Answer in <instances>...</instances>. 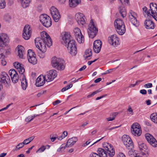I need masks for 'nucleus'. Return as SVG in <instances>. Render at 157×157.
Wrapping results in <instances>:
<instances>
[{
  "label": "nucleus",
  "mask_w": 157,
  "mask_h": 157,
  "mask_svg": "<svg viewBox=\"0 0 157 157\" xmlns=\"http://www.w3.org/2000/svg\"><path fill=\"white\" fill-rule=\"evenodd\" d=\"M41 38L37 37L35 40L36 46L39 50L38 52V56L41 58H43L45 56L46 51V45L50 47L52 44L50 37L45 31L42 32L41 34Z\"/></svg>",
  "instance_id": "f257e3e1"
},
{
  "label": "nucleus",
  "mask_w": 157,
  "mask_h": 157,
  "mask_svg": "<svg viewBox=\"0 0 157 157\" xmlns=\"http://www.w3.org/2000/svg\"><path fill=\"white\" fill-rule=\"evenodd\" d=\"M61 37L62 44L67 46L68 51L72 56H75L77 53L76 43L72 39L70 33L67 32L63 33Z\"/></svg>",
  "instance_id": "f03ea898"
},
{
  "label": "nucleus",
  "mask_w": 157,
  "mask_h": 157,
  "mask_svg": "<svg viewBox=\"0 0 157 157\" xmlns=\"http://www.w3.org/2000/svg\"><path fill=\"white\" fill-rule=\"evenodd\" d=\"M98 31L96 25L93 21V20L91 19L87 29V32L89 37L91 38H94L96 35Z\"/></svg>",
  "instance_id": "7ed1b4c3"
},
{
  "label": "nucleus",
  "mask_w": 157,
  "mask_h": 157,
  "mask_svg": "<svg viewBox=\"0 0 157 157\" xmlns=\"http://www.w3.org/2000/svg\"><path fill=\"white\" fill-rule=\"evenodd\" d=\"M115 27L116 28L117 33L120 35H122L125 32L126 29L123 21L120 19L116 20L114 22Z\"/></svg>",
  "instance_id": "20e7f679"
},
{
  "label": "nucleus",
  "mask_w": 157,
  "mask_h": 157,
  "mask_svg": "<svg viewBox=\"0 0 157 157\" xmlns=\"http://www.w3.org/2000/svg\"><path fill=\"white\" fill-rule=\"evenodd\" d=\"M52 64L54 67L59 70H63L65 68L63 61L56 57L52 58Z\"/></svg>",
  "instance_id": "39448f33"
},
{
  "label": "nucleus",
  "mask_w": 157,
  "mask_h": 157,
  "mask_svg": "<svg viewBox=\"0 0 157 157\" xmlns=\"http://www.w3.org/2000/svg\"><path fill=\"white\" fill-rule=\"evenodd\" d=\"M40 20L43 25L46 27H49L52 25L51 19L50 17L46 14L41 15L40 17Z\"/></svg>",
  "instance_id": "423d86ee"
},
{
  "label": "nucleus",
  "mask_w": 157,
  "mask_h": 157,
  "mask_svg": "<svg viewBox=\"0 0 157 157\" xmlns=\"http://www.w3.org/2000/svg\"><path fill=\"white\" fill-rule=\"evenodd\" d=\"M131 130L132 134L135 136H139L142 133L141 127L137 123H135L132 125Z\"/></svg>",
  "instance_id": "0eeeda50"
},
{
  "label": "nucleus",
  "mask_w": 157,
  "mask_h": 157,
  "mask_svg": "<svg viewBox=\"0 0 157 157\" xmlns=\"http://www.w3.org/2000/svg\"><path fill=\"white\" fill-rule=\"evenodd\" d=\"M122 141L128 149H132L134 148L133 144L131 138L127 135H124L122 137Z\"/></svg>",
  "instance_id": "6e6552de"
},
{
  "label": "nucleus",
  "mask_w": 157,
  "mask_h": 157,
  "mask_svg": "<svg viewBox=\"0 0 157 157\" xmlns=\"http://www.w3.org/2000/svg\"><path fill=\"white\" fill-rule=\"evenodd\" d=\"M51 14L55 22H58L61 18L59 11L54 6H52L50 9Z\"/></svg>",
  "instance_id": "1a4fd4ad"
},
{
  "label": "nucleus",
  "mask_w": 157,
  "mask_h": 157,
  "mask_svg": "<svg viewBox=\"0 0 157 157\" xmlns=\"http://www.w3.org/2000/svg\"><path fill=\"white\" fill-rule=\"evenodd\" d=\"M32 33V29L29 25H25L23 31L22 36L23 38L26 40L29 39Z\"/></svg>",
  "instance_id": "9d476101"
},
{
  "label": "nucleus",
  "mask_w": 157,
  "mask_h": 157,
  "mask_svg": "<svg viewBox=\"0 0 157 157\" xmlns=\"http://www.w3.org/2000/svg\"><path fill=\"white\" fill-rule=\"evenodd\" d=\"M103 147L105 150L108 155L113 157L115 155V151L113 147L110 144L107 143L103 144Z\"/></svg>",
  "instance_id": "9b49d317"
},
{
  "label": "nucleus",
  "mask_w": 157,
  "mask_h": 157,
  "mask_svg": "<svg viewBox=\"0 0 157 157\" xmlns=\"http://www.w3.org/2000/svg\"><path fill=\"white\" fill-rule=\"evenodd\" d=\"M74 32L75 36L78 42L79 43H83L84 41V37L80 29L78 27H76L75 28Z\"/></svg>",
  "instance_id": "f8f14e48"
},
{
  "label": "nucleus",
  "mask_w": 157,
  "mask_h": 157,
  "mask_svg": "<svg viewBox=\"0 0 157 157\" xmlns=\"http://www.w3.org/2000/svg\"><path fill=\"white\" fill-rule=\"evenodd\" d=\"M9 42L7 35L4 33L0 34V47H4L6 46Z\"/></svg>",
  "instance_id": "ddd939ff"
},
{
  "label": "nucleus",
  "mask_w": 157,
  "mask_h": 157,
  "mask_svg": "<svg viewBox=\"0 0 157 157\" xmlns=\"http://www.w3.org/2000/svg\"><path fill=\"white\" fill-rule=\"evenodd\" d=\"M57 75V72L54 70H52L47 72L45 75V78L46 79V81L50 82L53 80Z\"/></svg>",
  "instance_id": "4468645a"
},
{
  "label": "nucleus",
  "mask_w": 157,
  "mask_h": 157,
  "mask_svg": "<svg viewBox=\"0 0 157 157\" xmlns=\"http://www.w3.org/2000/svg\"><path fill=\"white\" fill-rule=\"evenodd\" d=\"M129 19L132 23L135 26H138L139 25V23L137 21L136 13L134 12L131 11L128 13Z\"/></svg>",
  "instance_id": "2eb2a0df"
},
{
  "label": "nucleus",
  "mask_w": 157,
  "mask_h": 157,
  "mask_svg": "<svg viewBox=\"0 0 157 157\" xmlns=\"http://www.w3.org/2000/svg\"><path fill=\"white\" fill-rule=\"evenodd\" d=\"M145 136L147 141L152 146L155 147L157 146V141L151 135L148 133H146Z\"/></svg>",
  "instance_id": "dca6fc26"
},
{
  "label": "nucleus",
  "mask_w": 157,
  "mask_h": 157,
  "mask_svg": "<svg viewBox=\"0 0 157 157\" xmlns=\"http://www.w3.org/2000/svg\"><path fill=\"white\" fill-rule=\"evenodd\" d=\"M150 7L151 15L153 18L157 21V5L155 3H151L150 5Z\"/></svg>",
  "instance_id": "f3484780"
},
{
  "label": "nucleus",
  "mask_w": 157,
  "mask_h": 157,
  "mask_svg": "<svg viewBox=\"0 0 157 157\" xmlns=\"http://www.w3.org/2000/svg\"><path fill=\"white\" fill-rule=\"evenodd\" d=\"M85 17L81 13H77L75 15V19L78 25H83L85 24Z\"/></svg>",
  "instance_id": "a211bd4d"
},
{
  "label": "nucleus",
  "mask_w": 157,
  "mask_h": 157,
  "mask_svg": "<svg viewBox=\"0 0 157 157\" xmlns=\"http://www.w3.org/2000/svg\"><path fill=\"white\" fill-rule=\"evenodd\" d=\"M102 45V43L100 40H95L94 43L93 49L96 53H98L100 51Z\"/></svg>",
  "instance_id": "6ab92c4d"
},
{
  "label": "nucleus",
  "mask_w": 157,
  "mask_h": 157,
  "mask_svg": "<svg viewBox=\"0 0 157 157\" xmlns=\"http://www.w3.org/2000/svg\"><path fill=\"white\" fill-rule=\"evenodd\" d=\"M109 42L111 45L115 46L119 44V39L116 35H112L109 38Z\"/></svg>",
  "instance_id": "aec40b11"
},
{
  "label": "nucleus",
  "mask_w": 157,
  "mask_h": 157,
  "mask_svg": "<svg viewBox=\"0 0 157 157\" xmlns=\"http://www.w3.org/2000/svg\"><path fill=\"white\" fill-rule=\"evenodd\" d=\"M46 79L45 76L43 75L39 76L36 79V85L37 86H40L44 85L45 83Z\"/></svg>",
  "instance_id": "412c9836"
},
{
  "label": "nucleus",
  "mask_w": 157,
  "mask_h": 157,
  "mask_svg": "<svg viewBox=\"0 0 157 157\" xmlns=\"http://www.w3.org/2000/svg\"><path fill=\"white\" fill-rule=\"evenodd\" d=\"M145 27L147 29H154V24L151 20L149 19H147L144 22Z\"/></svg>",
  "instance_id": "4be33fe9"
},
{
  "label": "nucleus",
  "mask_w": 157,
  "mask_h": 157,
  "mask_svg": "<svg viewBox=\"0 0 157 157\" xmlns=\"http://www.w3.org/2000/svg\"><path fill=\"white\" fill-rule=\"evenodd\" d=\"M13 65L15 68L17 69L19 73L22 75L25 72V69L23 67V65L17 62H16L13 63Z\"/></svg>",
  "instance_id": "5701e85b"
},
{
  "label": "nucleus",
  "mask_w": 157,
  "mask_h": 157,
  "mask_svg": "<svg viewBox=\"0 0 157 157\" xmlns=\"http://www.w3.org/2000/svg\"><path fill=\"white\" fill-rule=\"evenodd\" d=\"M77 141V138L76 137H74L69 139L67 142L66 147H71Z\"/></svg>",
  "instance_id": "b1692460"
},
{
  "label": "nucleus",
  "mask_w": 157,
  "mask_h": 157,
  "mask_svg": "<svg viewBox=\"0 0 157 157\" xmlns=\"http://www.w3.org/2000/svg\"><path fill=\"white\" fill-rule=\"evenodd\" d=\"M16 49L17 50L18 55L19 58H23L24 54V48L22 46L19 45L17 47Z\"/></svg>",
  "instance_id": "393cba45"
},
{
  "label": "nucleus",
  "mask_w": 157,
  "mask_h": 157,
  "mask_svg": "<svg viewBox=\"0 0 157 157\" xmlns=\"http://www.w3.org/2000/svg\"><path fill=\"white\" fill-rule=\"evenodd\" d=\"M139 147L142 153L147 152V146L143 142L139 141L138 143Z\"/></svg>",
  "instance_id": "a878e982"
},
{
  "label": "nucleus",
  "mask_w": 157,
  "mask_h": 157,
  "mask_svg": "<svg viewBox=\"0 0 157 157\" xmlns=\"http://www.w3.org/2000/svg\"><path fill=\"white\" fill-rule=\"evenodd\" d=\"M99 157H107V153L105 149L99 148L97 151Z\"/></svg>",
  "instance_id": "bb28decb"
},
{
  "label": "nucleus",
  "mask_w": 157,
  "mask_h": 157,
  "mask_svg": "<svg viewBox=\"0 0 157 157\" xmlns=\"http://www.w3.org/2000/svg\"><path fill=\"white\" fill-rule=\"evenodd\" d=\"M21 76L22 77V78L21 79V86L23 90H25L28 85L27 82L23 74L21 75Z\"/></svg>",
  "instance_id": "cd10ccee"
},
{
  "label": "nucleus",
  "mask_w": 157,
  "mask_h": 157,
  "mask_svg": "<svg viewBox=\"0 0 157 157\" xmlns=\"http://www.w3.org/2000/svg\"><path fill=\"white\" fill-rule=\"evenodd\" d=\"M80 0H69V6L72 8H74L77 6L80 2Z\"/></svg>",
  "instance_id": "c85d7f7f"
},
{
  "label": "nucleus",
  "mask_w": 157,
  "mask_h": 157,
  "mask_svg": "<svg viewBox=\"0 0 157 157\" xmlns=\"http://www.w3.org/2000/svg\"><path fill=\"white\" fill-rule=\"evenodd\" d=\"M92 56V50L91 49H88L86 50L85 54L84 55V58L88 60L90 59Z\"/></svg>",
  "instance_id": "c756f323"
},
{
  "label": "nucleus",
  "mask_w": 157,
  "mask_h": 157,
  "mask_svg": "<svg viewBox=\"0 0 157 157\" xmlns=\"http://www.w3.org/2000/svg\"><path fill=\"white\" fill-rule=\"evenodd\" d=\"M119 10L120 14L123 18L126 17L127 14L126 10L124 6H120L119 7Z\"/></svg>",
  "instance_id": "7c9ffc66"
},
{
  "label": "nucleus",
  "mask_w": 157,
  "mask_h": 157,
  "mask_svg": "<svg viewBox=\"0 0 157 157\" xmlns=\"http://www.w3.org/2000/svg\"><path fill=\"white\" fill-rule=\"evenodd\" d=\"M19 1L24 8H26L29 6L30 1V0H19Z\"/></svg>",
  "instance_id": "2f4dec72"
},
{
  "label": "nucleus",
  "mask_w": 157,
  "mask_h": 157,
  "mask_svg": "<svg viewBox=\"0 0 157 157\" xmlns=\"http://www.w3.org/2000/svg\"><path fill=\"white\" fill-rule=\"evenodd\" d=\"M0 76L2 78L5 80L7 83H8L10 81L9 77L6 72H2Z\"/></svg>",
  "instance_id": "473e14b6"
},
{
  "label": "nucleus",
  "mask_w": 157,
  "mask_h": 157,
  "mask_svg": "<svg viewBox=\"0 0 157 157\" xmlns=\"http://www.w3.org/2000/svg\"><path fill=\"white\" fill-rule=\"evenodd\" d=\"M150 118L152 121L157 124V113H153L151 114L150 116Z\"/></svg>",
  "instance_id": "72a5a7b5"
},
{
  "label": "nucleus",
  "mask_w": 157,
  "mask_h": 157,
  "mask_svg": "<svg viewBox=\"0 0 157 157\" xmlns=\"http://www.w3.org/2000/svg\"><path fill=\"white\" fill-rule=\"evenodd\" d=\"M29 62L33 64H35L36 63L37 60L36 57V56L28 58Z\"/></svg>",
  "instance_id": "f704fd0d"
},
{
  "label": "nucleus",
  "mask_w": 157,
  "mask_h": 157,
  "mask_svg": "<svg viewBox=\"0 0 157 157\" xmlns=\"http://www.w3.org/2000/svg\"><path fill=\"white\" fill-rule=\"evenodd\" d=\"M35 56H36V55L32 50L29 49L28 50L27 58Z\"/></svg>",
  "instance_id": "c9c22d12"
},
{
  "label": "nucleus",
  "mask_w": 157,
  "mask_h": 157,
  "mask_svg": "<svg viewBox=\"0 0 157 157\" xmlns=\"http://www.w3.org/2000/svg\"><path fill=\"white\" fill-rule=\"evenodd\" d=\"M11 78L13 82L14 83H16L18 82L19 77L18 74H17Z\"/></svg>",
  "instance_id": "e433bc0d"
},
{
  "label": "nucleus",
  "mask_w": 157,
  "mask_h": 157,
  "mask_svg": "<svg viewBox=\"0 0 157 157\" xmlns=\"http://www.w3.org/2000/svg\"><path fill=\"white\" fill-rule=\"evenodd\" d=\"M34 136H32L30 137L25 140L23 142L25 144H27L29 143L32 141L34 139Z\"/></svg>",
  "instance_id": "4c0bfd02"
},
{
  "label": "nucleus",
  "mask_w": 157,
  "mask_h": 157,
  "mask_svg": "<svg viewBox=\"0 0 157 157\" xmlns=\"http://www.w3.org/2000/svg\"><path fill=\"white\" fill-rule=\"evenodd\" d=\"M24 145H25L24 143L23 142L22 143H21L19 144L16 147L15 150L17 151L19 150L21 148H22L24 147Z\"/></svg>",
  "instance_id": "58836bf2"
},
{
  "label": "nucleus",
  "mask_w": 157,
  "mask_h": 157,
  "mask_svg": "<svg viewBox=\"0 0 157 157\" xmlns=\"http://www.w3.org/2000/svg\"><path fill=\"white\" fill-rule=\"evenodd\" d=\"M9 74L11 77L17 74L16 71L13 69H11L9 71Z\"/></svg>",
  "instance_id": "ea45409f"
},
{
  "label": "nucleus",
  "mask_w": 157,
  "mask_h": 157,
  "mask_svg": "<svg viewBox=\"0 0 157 157\" xmlns=\"http://www.w3.org/2000/svg\"><path fill=\"white\" fill-rule=\"evenodd\" d=\"M101 91V90H100V89H98V90H97L96 91L93 92V93H92L91 94H89V95H88L87 96V98H90L91 97L93 96H94L95 94H97V93H99V92H100Z\"/></svg>",
  "instance_id": "a19ab883"
},
{
  "label": "nucleus",
  "mask_w": 157,
  "mask_h": 157,
  "mask_svg": "<svg viewBox=\"0 0 157 157\" xmlns=\"http://www.w3.org/2000/svg\"><path fill=\"white\" fill-rule=\"evenodd\" d=\"M46 149V147L44 146H42L37 151H36V152L41 153L43 152Z\"/></svg>",
  "instance_id": "79ce46f5"
},
{
  "label": "nucleus",
  "mask_w": 157,
  "mask_h": 157,
  "mask_svg": "<svg viewBox=\"0 0 157 157\" xmlns=\"http://www.w3.org/2000/svg\"><path fill=\"white\" fill-rule=\"evenodd\" d=\"M67 131H64L63 132L61 136L58 138V139L59 140H61L63 138L66 137L67 136Z\"/></svg>",
  "instance_id": "37998d69"
},
{
  "label": "nucleus",
  "mask_w": 157,
  "mask_h": 157,
  "mask_svg": "<svg viewBox=\"0 0 157 157\" xmlns=\"http://www.w3.org/2000/svg\"><path fill=\"white\" fill-rule=\"evenodd\" d=\"M6 2L5 0H0V9L4 8L6 6Z\"/></svg>",
  "instance_id": "c03bdc74"
},
{
  "label": "nucleus",
  "mask_w": 157,
  "mask_h": 157,
  "mask_svg": "<svg viewBox=\"0 0 157 157\" xmlns=\"http://www.w3.org/2000/svg\"><path fill=\"white\" fill-rule=\"evenodd\" d=\"M11 18V16L8 14H6L4 16V19L6 21H9Z\"/></svg>",
  "instance_id": "a18cd8bd"
},
{
  "label": "nucleus",
  "mask_w": 157,
  "mask_h": 157,
  "mask_svg": "<svg viewBox=\"0 0 157 157\" xmlns=\"http://www.w3.org/2000/svg\"><path fill=\"white\" fill-rule=\"evenodd\" d=\"M72 84H70L68 85L67 86L63 88L62 89L61 91L62 92H63L65 91L66 90H67L69 89L71 87H72Z\"/></svg>",
  "instance_id": "49530a36"
},
{
  "label": "nucleus",
  "mask_w": 157,
  "mask_h": 157,
  "mask_svg": "<svg viewBox=\"0 0 157 157\" xmlns=\"http://www.w3.org/2000/svg\"><path fill=\"white\" fill-rule=\"evenodd\" d=\"M143 11H144L145 13L147 14V15L148 16L149 15H151V14L150 13V10H149L148 11H147V8L146 7H144L143 8Z\"/></svg>",
  "instance_id": "de8ad7c7"
},
{
  "label": "nucleus",
  "mask_w": 157,
  "mask_h": 157,
  "mask_svg": "<svg viewBox=\"0 0 157 157\" xmlns=\"http://www.w3.org/2000/svg\"><path fill=\"white\" fill-rule=\"evenodd\" d=\"M64 145V144H62L60 146L59 148L58 149L57 151L58 152H60L62 150H63L66 147V145L65 146H63Z\"/></svg>",
  "instance_id": "09e8293b"
},
{
  "label": "nucleus",
  "mask_w": 157,
  "mask_h": 157,
  "mask_svg": "<svg viewBox=\"0 0 157 157\" xmlns=\"http://www.w3.org/2000/svg\"><path fill=\"white\" fill-rule=\"evenodd\" d=\"M117 113H114L113 114V116H113L112 118L111 117H109L106 118V120L108 121H112L113 120H114L115 118V117L116 115H117Z\"/></svg>",
  "instance_id": "8fccbe9b"
},
{
  "label": "nucleus",
  "mask_w": 157,
  "mask_h": 157,
  "mask_svg": "<svg viewBox=\"0 0 157 157\" xmlns=\"http://www.w3.org/2000/svg\"><path fill=\"white\" fill-rule=\"evenodd\" d=\"M33 119V116H29L25 119V121L27 122H29Z\"/></svg>",
  "instance_id": "3c124183"
},
{
  "label": "nucleus",
  "mask_w": 157,
  "mask_h": 157,
  "mask_svg": "<svg viewBox=\"0 0 157 157\" xmlns=\"http://www.w3.org/2000/svg\"><path fill=\"white\" fill-rule=\"evenodd\" d=\"M120 1L121 3L123 5H125L126 4H128L129 2V0H119Z\"/></svg>",
  "instance_id": "603ef678"
},
{
  "label": "nucleus",
  "mask_w": 157,
  "mask_h": 157,
  "mask_svg": "<svg viewBox=\"0 0 157 157\" xmlns=\"http://www.w3.org/2000/svg\"><path fill=\"white\" fill-rule=\"evenodd\" d=\"M118 67H116V68H114L113 69H110L107 71H106L105 72V73H104V74H107L110 72H111L113 70H115L116 69H117L118 68Z\"/></svg>",
  "instance_id": "864d4df0"
},
{
  "label": "nucleus",
  "mask_w": 157,
  "mask_h": 157,
  "mask_svg": "<svg viewBox=\"0 0 157 157\" xmlns=\"http://www.w3.org/2000/svg\"><path fill=\"white\" fill-rule=\"evenodd\" d=\"M0 83L2 85V84L3 83L4 84H8L7 82H6V81L5 80H4V79L2 78L0 76Z\"/></svg>",
  "instance_id": "5fc2aeb1"
},
{
  "label": "nucleus",
  "mask_w": 157,
  "mask_h": 157,
  "mask_svg": "<svg viewBox=\"0 0 157 157\" xmlns=\"http://www.w3.org/2000/svg\"><path fill=\"white\" fill-rule=\"evenodd\" d=\"M0 62L2 66H5L6 64V60L3 59H1L0 60Z\"/></svg>",
  "instance_id": "6e6d98bb"
},
{
  "label": "nucleus",
  "mask_w": 157,
  "mask_h": 157,
  "mask_svg": "<svg viewBox=\"0 0 157 157\" xmlns=\"http://www.w3.org/2000/svg\"><path fill=\"white\" fill-rule=\"evenodd\" d=\"M90 157H99L98 154L95 153H91L90 155Z\"/></svg>",
  "instance_id": "4d7b16f0"
},
{
  "label": "nucleus",
  "mask_w": 157,
  "mask_h": 157,
  "mask_svg": "<svg viewBox=\"0 0 157 157\" xmlns=\"http://www.w3.org/2000/svg\"><path fill=\"white\" fill-rule=\"evenodd\" d=\"M144 86L145 88H151L152 86V85L151 83H148L145 84Z\"/></svg>",
  "instance_id": "13d9d810"
},
{
  "label": "nucleus",
  "mask_w": 157,
  "mask_h": 157,
  "mask_svg": "<svg viewBox=\"0 0 157 157\" xmlns=\"http://www.w3.org/2000/svg\"><path fill=\"white\" fill-rule=\"evenodd\" d=\"M46 92V91H40V92L38 93L37 95V97H40L41 95H43Z\"/></svg>",
  "instance_id": "bf43d9fd"
},
{
  "label": "nucleus",
  "mask_w": 157,
  "mask_h": 157,
  "mask_svg": "<svg viewBox=\"0 0 157 157\" xmlns=\"http://www.w3.org/2000/svg\"><path fill=\"white\" fill-rule=\"evenodd\" d=\"M128 150H129L128 152V154L129 155H133L134 153L133 149Z\"/></svg>",
  "instance_id": "052dcab7"
},
{
  "label": "nucleus",
  "mask_w": 157,
  "mask_h": 157,
  "mask_svg": "<svg viewBox=\"0 0 157 157\" xmlns=\"http://www.w3.org/2000/svg\"><path fill=\"white\" fill-rule=\"evenodd\" d=\"M140 92L142 94H147V91L144 89L141 90H140Z\"/></svg>",
  "instance_id": "680f3d73"
},
{
  "label": "nucleus",
  "mask_w": 157,
  "mask_h": 157,
  "mask_svg": "<svg viewBox=\"0 0 157 157\" xmlns=\"http://www.w3.org/2000/svg\"><path fill=\"white\" fill-rule=\"evenodd\" d=\"M50 138L51 139V141L52 142H54L56 138H58V137H52V135H51L50 136Z\"/></svg>",
  "instance_id": "e2e57ef3"
},
{
  "label": "nucleus",
  "mask_w": 157,
  "mask_h": 157,
  "mask_svg": "<svg viewBox=\"0 0 157 157\" xmlns=\"http://www.w3.org/2000/svg\"><path fill=\"white\" fill-rule=\"evenodd\" d=\"M117 157H125V155L122 153H120L117 155Z\"/></svg>",
  "instance_id": "0e129e2a"
},
{
  "label": "nucleus",
  "mask_w": 157,
  "mask_h": 157,
  "mask_svg": "<svg viewBox=\"0 0 157 157\" xmlns=\"http://www.w3.org/2000/svg\"><path fill=\"white\" fill-rule=\"evenodd\" d=\"M60 102H61V101H59V100H57L56 101L53 102V104L54 105H56L59 103H60Z\"/></svg>",
  "instance_id": "69168bd1"
},
{
  "label": "nucleus",
  "mask_w": 157,
  "mask_h": 157,
  "mask_svg": "<svg viewBox=\"0 0 157 157\" xmlns=\"http://www.w3.org/2000/svg\"><path fill=\"white\" fill-rule=\"evenodd\" d=\"M97 59H95L94 60L89 61L88 62V64L89 65H91V64L92 63H93L95 62V61H96L97 60Z\"/></svg>",
  "instance_id": "338daca9"
},
{
  "label": "nucleus",
  "mask_w": 157,
  "mask_h": 157,
  "mask_svg": "<svg viewBox=\"0 0 157 157\" xmlns=\"http://www.w3.org/2000/svg\"><path fill=\"white\" fill-rule=\"evenodd\" d=\"M101 80V78H98L94 80V82L95 83H98Z\"/></svg>",
  "instance_id": "774afa93"
}]
</instances>
